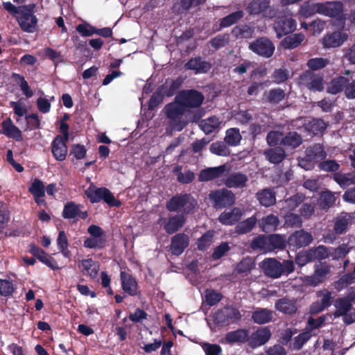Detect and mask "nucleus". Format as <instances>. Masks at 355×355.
Here are the masks:
<instances>
[{
	"label": "nucleus",
	"mask_w": 355,
	"mask_h": 355,
	"mask_svg": "<svg viewBox=\"0 0 355 355\" xmlns=\"http://www.w3.org/2000/svg\"><path fill=\"white\" fill-rule=\"evenodd\" d=\"M300 83L314 92H321L324 89V80L322 77L309 71L300 76Z\"/></svg>",
	"instance_id": "nucleus-10"
},
{
	"label": "nucleus",
	"mask_w": 355,
	"mask_h": 355,
	"mask_svg": "<svg viewBox=\"0 0 355 355\" xmlns=\"http://www.w3.org/2000/svg\"><path fill=\"white\" fill-rule=\"evenodd\" d=\"M318 302L322 304L327 308L331 304L332 293L327 289H322L317 292Z\"/></svg>",
	"instance_id": "nucleus-56"
},
{
	"label": "nucleus",
	"mask_w": 355,
	"mask_h": 355,
	"mask_svg": "<svg viewBox=\"0 0 355 355\" xmlns=\"http://www.w3.org/2000/svg\"><path fill=\"white\" fill-rule=\"evenodd\" d=\"M68 140H65L62 136H57L51 144V151L54 158L58 161H63L65 159L67 154V148L66 143Z\"/></svg>",
	"instance_id": "nucleus-15"
},
{
	"label": "nucleus",
	"mask_w": 355,
	"mask_h": 355,
	"mask_svg": "<svg viewBox=\"0 0 355 355\" xmlns=\"http://www.w3.org/2000/svg\"><path fill=\"white\" fill-rule=\"evenodd\" d=\"M336 197L330 191H324L321 193L319 198V204L323 208H327L334 204Z\"/></svg>",
	"instance_id": "nucleus-54"
},
{
	"label": "nucleus",
	"mask_w": 355,
	"mask_h": 355,
	"mask_svg": "<svg viewBox=\"0 0 355 355\" xmlns=\"http://www.w3.org/2000/svg\"><path fill=\"white\" fill-rule=\"evenodd\" d=\"M306 154H311V157L315 158L312 159L314 164L323 159L326 156L325 152L320 144H315L312 147L308 148L306 150Z\"/></svg>",
	"instance_id": "nucleus-45"
},
{
	"label": "nucleus",
	"mask_w": 355,
	"mask_h": 355,
	"mask_svg": "<svg viewBox=\"0 0 355 355\" xmlns=\"http://www.w3.org/2000/svg\"><path fill=\"white\" fill-rule=\"evenodd\" d=\"M312 334L310 331H306L295 338L293 343V348L300 349L303 345L311 337Z\"/></svg>",
	"instance_id": "nucleus-59"
},
{
	"label": "nucleus",
	"mask_w": 355,
	"mask_h": 355,
	"mask_svg": "<svg viewBox=\"0 0 355 355\" xmlns=\"http://www.w3.org/2000/svg\"><path fill=\"white\" fill-rule=\"evenodd\" d=\"M29 191L33 194L34 200L37 205L45 203L42 198L45 195V189L43 182L39 179H35L29 187Z\"/></svg>",
	"instance_id": "nucleus-27"
},
{
	"label": "nucleus",
	"mask_w": 355,
	"mask_h": 355,
	"mask_svg": "<svg viewBox=\"0 0 355 355\" xmlns=\"http://www.w3.org/2000/svg\"><path fill=\"white\" fill-rule=\"evenodd\" d=\"M302 142L301 136L297 132H289L282 140V144L293 148H297Z\"/></svg>",
	"instance_id": "nucleus-41"
},
{
	"label": "nucleus",
	"mask_w": 355,
	"mask_h": 355,
	"mask_svg": "<svg viewBox=\"0 0 355 355\" xmlns=\"http://www.w3.org/2000/svg\"><path fill=\"white\" fill-rule=\"evenodd\" d=\"M122 289L131 296L137 294V283L132 276L125 271H121L120 274Z\"/></svg>",
	"instance_id": "nucleus-16"
},
{
	"label": "nucleus",
	"mask_w": 355,
	"mask_h": 355,
	"mask_svg": "<svg viewBox=\"0 0 355 355\" xmlns=\"http://www.w3.org/2000/svg\"><path fill=\"white\" fill-rule=\"evenodd\" d=\"M348 244H342L336 249H331V257L333 259H339L345 257L352 249Z\"/></svg>",
	"instance_id": "nucleus-51"
},
{
	"label": "nucleus",
	"mask_w": 355,
	"mask_h": 355,
	"mask_svg": "<svg viewBox=\"0 0 355 355\" xmlns=\"http://www.w3.org/2000/svg\"><path fill=\"white\" fill-rule=\"evenodd\" d=\"M248 337V331L245 329H239L236 331L229 332L226 335V340L228 343L234 342H245Z\"/></svg>",
	"instance_id": "nucleus-39"
},
{
	"label": "nucleus",
	"mask_w": 355,
	"mask_h": 355,
	"mask_svg": "<svg viewBox=\"0 0 355 355\" xmlns=\"http://www.w3.org/2000/svg\"><path fill=\"white\" fill-rule=\"evenodd\" d=\"M304 200V196L301 194L295 195L285 201V209L288 210L295 209Z\"/></svg>",
	"instance_id": "nucleus-60"
},
{
	"label": "nucleus",
	"mask_w": 355,
	"mask_h": 355,
	"mask_svg": "<svg viewBox=\"0 0 355 355\" xmlns=\"http://www.w3.org/2000/svg\"><path fill=\"white\" fill-rule=\"evenodd\" d=\"M252 319L257 324H265L272 318V312L267 309H257L252 314Z\"/></svg>",
	"instance_id": "nucleus-36"
},
{
	"label": "nucleus",
	"mask_w": 355,
	"mask_h": 355,
	"mask_svg": "<svg viewBox=\"0 0 355 355\" xmlns=\"http://www.w3.org/2000/svg\"><path fill=\"white\" fill-rule=\"evenodd\" d=\"M348 38V35L343 31H335L326 34L322 38V45L326 49L340 46Z\"/></svg>",
	"instance_id": "nucleus-11"
},
{
	"label": "nucleus",
	"mask_w": 355,
	"mask_h": 355,
	"mask_svg": "<svg viewBox=\"0 0 355 355\" xmlns=\"http://www.w3.org/2000/svg\"><path fill=\"white\" fill-rule=\"evenodd\" d=\"M304 35L302 33H296L285 37L282 41V45L285 49H295L304 40Z\"/></svg>",
	"instance_id": "nucleus-35"
},
{
	"label": "nucleus",
	"mask_w": 355,
	"mask_h": 355,
	"mask_svg": "<svg viewBox=\"0 0 355 355\" xmlns=\"http://www.w3.org/2000/svg\"><path fill=\"white\" fill-rule=\"evenodd\" d=\"M15 291L13 281L10 278H0V295L4 297L10 296Z\"/></svg>",
	"instance_id": "nucleus-43"
},
{
	"label": "nucleus",
	"mask_w": 355,
	"mask_h": 355,
	"mask_svg": "<svg viewBox=\"0 0 355 355\" xmlns=\"http://www.w3.org/2000/svg\"><path fill=\"white\" fill-rule=\"evenodd\" d=\"M254 266V263L251 258L243 259L236 266L238 273H246L250 272Z\"/></svg>",
	"instance_id": "nucleus-58"
},
{
	"label": "nucleus",
	"mask_w": 355,
	"mask_h": 355,
	"mask_svg": "<svg viewBox=\"0 0 355 355\" xmlns=\"http://www.w3.org/2000/svg\"><path fill=\"white\" fill-rule=\"evenodd\" d=\"M197 205L196 200L189 194L173 197L167 203V208L171 211H183L189 213Z\"/></svg>",
	"instance_id": "nucleus-5"
},
{
	"label": "nucleus",
	"mask_w": 355,
	"mask_h": 355,
	"mask_svg": "<svg viewBox=\"0 0 355 355\" xmlns=\"http://www.w3.org/2000/svg\"><path fill=\"white\" fill-rule=\"evenodd\" d=\"M215 318L218 322H228L229 320L235 322L241 319V315L240 312L234 308L225 307L216 312Z\"/></svg>",
	"instance_id": "nucleus-19"
},
{
	"label": "nucleus",
	"mask_w": 355,
	"mask_h": 355,
	"mask_svg": "<svg viewBox=\"0 0 355 355\" xmlns=\"http://www.w3.org/2000/svg\"><path fill=\"white\" fill-rule=\"evenodd\" d=\"M331 267L325 262L315 264L313 275L300 277L302 282L306 286H317L323 283L331 274Z\"/></svg>",
	"instance_id": "nucleus-4"
},
{
	"label": "nucleus",
	"mask_w": 355,
	"mask_h": 355,
	"mask_svg": "<svg viewBox=\"0 0 355 355\" xmlns=\"http://www.w3.org/2000/svg\"><path fill=\"white\" fill-rule=\"evenodd\" d=\"M203 99V96L195 90L180 92L175 97V102L165 107L167 117L170 119L171 130L181 131L188 124V120L184 116L186 108L199 107Z\"/></svg>",
	"instance_id": "nucleus-1"
},
{
	"label": "nucleus",
	"mask_w": 355,
	"mask_h": 355,
	"mask_svg": "<svg viewBox=\"0 0 355 355\" xmlns=\"http://www.w3.org/2000/svg\"><path fill=\"white\" fill-rule=\"evenodd\" d=\"M223 121L216 116H211L200 121V127L206 134L214 132L220 129Z\"/></svg>",
	"instance_id": "nucleus-29"
},
{
	"label": "nucleus",
	"mask_w": 355,
	"mask_h": 355,
	"mask_svg": "<svg viewBox=\"0 0 355 355\" xmlns=\"http://www.w3.org/2000/svg\"><path fill=\"white\" fill-rule=\"evenodd\" d=\"M81 207L80 205H76L73 202H68L64 207L62 216L68 219L74 218L78 216H80L82 218H85L87 216V212H82Z\"/></svg>",
	"instance_id": "nucleus-28"
},
{
	"label": "nucleus",
	"mask_w": 355,
	"mask_h": 355,
	"mask_svg": "<svg viewBox=\"0 0 355 355\" xmlns=\"http://www.w3.org/2000/svg\"><path fill=\"white\" fill-rule=\"evenodd\" d=\"M248 180V176L242 173H233L225 180V184L229 188H243Z\"/></svg>",
	"instance_id": "nucleus-23"
},
{
	"label": "nucleus",
	"mask_w": 355,
	"mask_h": 355,
	"mask_svg": "<svg viewBox=\"0 0 355 355\" xmlns=\"http://www.w3.org/2000/svg\"><path fill=\"white\" fill-rule=\"evenodd\" d=\"M185 67L187 69L194 70L196 73H202L207 72L211 65L200 58H193L185 64Z\"/></svg>",
	"instance_id": "nucleus-30"
},
{
	"label": "nucleus",
	"mask_w": 355,
	"mask_h": 355,
	"mask_svg": "<svg viewBox=\"0 0 355 355\" xmlns=\"http://www.w3.org/2000/svg\"><path fill=\"white\" fill-rule=\"evenodd\" d=\"M315 13H319L318 3L313 4L306 3L301 6L299 11V15L304 18H308Z\"/></svg>",
	"instance_id": "nucleus-49"
},
{
	"label": "nucleus",
	"mask_w": 355,
	"mask_h": 355,
	"mask_svg": "<svg viewBox=\"0 0 355 355\" xmlns=\"http://www.w3.org/2000/svg\"><path fill=\"white\" fill-rule=\"evenodd\" d=\"M257 196L260 204L264 207L272 206L276 202L275 193L270 189H263L258 192Z\"/></svg>",
	"instance_id": "nucleus-34"
},
{
	"label": "nucleus",
	"mask_w": 355,
	"mask_h": 355,
	"mask_svg": "<svg viewBox=\"0 0 355 355\" xmlns=\"http://www.w3.org/2000/svg\"><path fill=\"white\" fill-rule=\"evenodd\" d=\"M327 128V124L322 119H313L307 126V130L313 135H318L323 132Z\"/></svg>",
	"instance_id": "nucleus-50"
},
{
	"label": "nucleus",
	"mask_w": 355,
	"mask_h": 355,
	"mask_svg": "<svg viewBox=\"0 0 355 355\" xmlns=\"http://www.w3.org/2000/svg\"><path fill=\"white\" fill-rule=\"evenodd\" d=\"M184 224V218L182 216H175L169 219L164 228L166 231L172 234L179 230Z\"/></svg>",
	"instance_id": "nucleus-47"
},
{
	"label": "nucleus",
	"mask_w": 355,
	"mask_h": 355,
	"mask_svg": "<svg viewBox=\"0 0 355 355\" xmlns=\"http://www.w3.org/2000/svg\"><path fill=\"white\" fill-rule=\"evenodd\" d=\"M243 16V13L242 11H236L233 12L227 17H224L221 21V26L227 27L233 24L236 23L239 19L242 18Z\"/></svg>",
	"instance_id": "nucleus-57"
},
{
	"label": "nucleus",
	"mask_w": 355,
	"mask_h": 355,
	"mask_svg": "<svg viewBox=\"0 0 355 355\" xmlns=\"http://www.w3.org/2000/svg\"><path fill=\"white\" fill-rule=\"evenodd\" d=\"M249 48L254 53L267 58L271 57L275 51V45L266 37L256 40L250 44Z\"/></svg>",
	"instance_id": "nucleus-8"
},
{
	"label": "nucleus",
	"mask_w": 355,
	"mask_h": 355,
	"mask_svg": "<svg viewBox=\"0 0 355 355\" xmlns=\"http://www.w3.org/2000/svg\"><path fill=\"white\" fill-rule=\"evenodd\" d=\"M297 23L291 17L284 15L278 17L274 24V30L278 38L292 33L296 29Z\"/></svg>",
	"instance_id": "nucleus-9"
},
{
	"label": "nucleus",
	"mask_w": 355,
	"mask_h": 355,
	"mask_svg": "<svg viewBox=\"0 0 355 355\" xmlns=\"http://www.w3.org/2000/svg\"><path fill=\"white\" fill-rule=\"evenodd\" d=\"M275 309L285 314H293L297 311V306L294 301L283 298L276 302Z\"/></svg>",
	"instance_id": "nucleus-31"
},
{
	"label": "nucleus",
	"mask_w": 355,
	"mask_h": 355,
	"mask_svg": "<svg viewBox=\"0 0 355 355\" xmlns=\"http://www.w3.org/2000/svg\"><path fill=\"white\" fill-rule=\"evenodd\" d=\"M251 247L254 250H259L263 252H270L268 237L262 236L254 239Z\"/></svg>",
	"instance_id": "nucleus-44"
},
{
	"label": "nucleus",
	"mask_w": 355,
	"mask_h": 355,
	"mask_svg": "<svg viewBox=\"0 0 355 355\" xmlns=\"http://www.w3.org/2000/svg\"><path fill=\"white\" fill-rule=\"evenodd\" d=\"M313 241L312 235L304 230L297 231L289 238L290 245L301 248L309 245Z\"/></svg>",
	"instance_id": "nucleus-17"
},
{
	"label": "nucleus",
	"mask_w": 355,
	"mask_h": 355,
	"mask_svg": "<svg viewBox=\"0 0 355 355\" xmlns=\"http://www.w3.org/2000/svg\"><path fill=\"white\" fill-rule=\"evenodd\" d=\"M259 266L268 277L278 278L281 276V263L275 259H265L259 263Z\"/></svg>",
	"instance_id": "nucleus-13"
},
{
	"label": "nucleus",
	"mask_w": 355,
	"mask_h": 355,
	"mask_svg": "<svg viewBox=\"0 0 355 355\" xmlns=\"http://www.w3.org/2000/svg\"><path fill=\"white\" fill-rule=\"evenodd\" d=\"M90 236L84 241V247L87 248H102L106 243V237L103 230L97 225H92L88 227Z\"/></svg>",
	"instance_id": "nucleus-6"
},
{
	"label": "nucleus",
	"mask_w": 355,
	"mask_h": 355,
	"mask_svg": "<svg viewBox=\"0 0 355 355\" xmlns=\"http://www.w3.org/2000/svg\"><path fill=\"white\" fill-rule=\"evenodd\" d=\"M312 261L313 259L310 250L300 252L295 258L296 263L301 267Z\"/></svg>",
	"instance_id": "nucleus-63"
},
{
	"label": "nucleus",
	"mask_w": 355,
	"mask_h": 355,
	"mask_svg": "<svg viewBox=\"0 0 355 355\" xmlns=\"http://www.w3.org/2000/svg\"><path fill=\"white\" fill-rule=\"evenodd\" d=\"M271 333L266 327H262L254 332L249 340V344L256 347L265 344L270 338Z\"/></svg>",
	"instance_id": "nucleus-18"
},
{
	"label": "nucleus",
	"mask_w": 355,
	"mask_h": 355,
	"mask_svg": "<svg viewBox=\"0 0 355 355\" xmlns=\"http://www.w3.org/2000/svg\"><path fill=\"white\" fill-rule=\"evenodd\" d=\"M85 193L92 203H97L103 200L110 207H120L121 202L116 200L111 191L105 188H98L93 183H91L88 188L85 190Z\"/></svg>",
	"instance_id": "nucleus-2"
},
{
	"label": "nucleus",
	"mask_w": 355,
	"mask_h": 355,
	"mask_svg": "<svg viewBox=\"0 0 355 355\" xmlns=\"http://www.w3.org/2000/svg\"><path fill=\"white\" fill-rule=\"evenodd\" d=\"M2 133L9 138L20 141L23 139L21 130L15 126L12 120L8 118L2 122Z\"/></svg>",
	"instance_id": "nucleus-25"
},
{
	"label": "nucleus",
	"mask_w": 355,
	"mask_h": 355,
	"mask_svg": "<svg viewBox=\"0 0 355 355\" xmlns=\"http://www.w3.org/2000/svg\"><path fill=\"white\" fill-rule=\"evenodd\" d=\"M189 244V238L185 234H178L173 237L171 250L175 255L181 254Z\"/></svg>",
	"instance_id": "nucleus-24"
},
{
	"label": "nucleus",
	"mask_w": 355,
	"mask_h": 355,
	"mask_svg": "<svg viewBox=\"0 0 355 355\" xmlns=\"http://www.w3.org/2000/svg\"><path fill=\"white\" fill-rule=\"evenodd\" d=\"M329 61L322 58H315L310 59L307 62V66L312 70H318L324 67Z\"/></svg>",
	"instance_id": "nucleus-62"
},
{
	"label": "nucleus",
	"mask_w": 355,
	"mask_h": 355,
	"mask_svg": "<svg viewBox=\"0 0 355 355\" xmlns=\"http://www.w3.org/2000/svg\"><path fill=\"white\" fill-rule=\"evenodd\" d=\"M78 268L84 275L95 278L98 275L100 266L98 262L92 259H86L78 263Z\"/></svg>",
	"instance_id": "nucleus-21"
},
{
	"label": "nucleus",
	"mask_w": 355,
	"mask_h": 355,
	"mask_svg": "<svg viewBox=\"0 0 355 355\" xmlns=\"http://www.w3.org/2000/svg\"><path fill=\"white\" fill-rule=\"evenodd\" d=\"M205 297L207 303L209 306H213L221 300V295L213 290H207Z\"/></svg>",
	"instance_id": "nucleus-64"
},
{
	"label": "nucleus",
	"mask_w": 355,
	"mask_h": 355,
	"mask_svg": "<svg viewBox=\"0 0 355 355\" xmlns=\"http://www.w3.org/2000/svg\"><path fill=\"white\" fill-rule=\"evenodd\" d=\"M17 21L23 31L29 33L37 31L38 20L34 14V6H24L17 17Z\"/></svg>",
	"instance_id": "nucleus-3"
},
{
	"label": "nucleus",
	"mask_w": 355,
	"mask_h": 355,
	"mask_svg": "<svg viewBox=\"0 0 355 355\" xmlns=\"http://www.w3.org/2000/svg\"><path fill=\"white\" fill-rule=\"evenodd\" d=\"M279 223L277 216L270 214L260 220L259 226L263 232H273L277 229Z\"/></svg>",
	"instance_id": "nucleus-32"
},
{
	"label": "nucleus",
	"mask_w": 355,
	"mask_h": 355,
	"mask_svg": "<svg viewBox=\"0 0 355 355\" xmlns=\"http://www.w3.org/2000/svg\"><path fill=\"white\" fill-rule=\"evenodd\" d=\"M209 149L213 154L219 156H227L230 154L229 148L223 142L213 143Z\"/></svg>",
	"instance_id": "nucleus-53"
},
{
	"label": "nucleus",
	"mask_w": 355,
	"mask_h": 355,
	"mask_svg": "<svg viewBox=\"0 0 355 355\" xmlns=\"http://www.w3.org/2000/svg\"><path fill=\"white\" fill-rule=\"evenodd\" d=\"M354 217L348 213H342L338 216L335 222L334 231L338 234L345 233L352 225Z\"/></svg>",
	"instance_id": "nucleus-22"
},
{
	"label": "nucleus",
	"mask_w": 355,
	"mask_h": 355,
	"mask_svg": "<svg viewBox=\"0 0 355 355\" xmlns=\"http://www.w3.org/2000/svg\"><path fill=\"white\" fill-rule=\"evenodd\" d=\"M209 197L217 209L230 206L235 202L234 194L231 191L225 189L211 191Z\"/></svg>",
	"instance_id": "nucleus-7"
},
{
	"label": "nucleus",
	"mask_w": 355,
	"mask_h": 355,
	"mask_svg": "<svg viewBox=\"0 0 355 355\" xmlns=\"http://www.w3.org/2000/svg\"><path fill=\"white\" fill-rule=\"evenodd\" d=\"M257 223L255 217H250L240 223L236 226V232L240 234H245L250 232Z\"/></svg>",
	"instance_id": "nucleus-52"
},
{
	"label": "nucleus",
	"mask_w": 355,
	"mask_h": 355,
	"mask_svg": "<svg viewBox=\"0 0 355 355\" xmlns=\"http://www.w3.org/2000/svg\"><path fill=\"white\" fill-rule=\"evenodd\" d=\"M182 167L177 166L173 169V173L177 175L178 181L182 184H188L193 181L195 174L191 171L181 172Z\"/></svg>",
	"instance_id": "nucleus-40"
},
{
	"label": "nucleus",
	"mask_w": 355,
	"mask_h": 355,
	"mask_svg": "<svg viewBox=\"0 0 355 355\" xmlns=\"http://www.w3.org/2000/svg\"><path fill=\"white\" fill-rule=\"evenodd\" d=\"M57 245L64 257H71V252L68 249V239L64 231H60L56 240Z\"/></svg>",
	"instance_id": "nucleus-38"
},
{
	"label": "nucleus",
	"mask_w": 355,
	"mask_h": 355,
	"mask_svg": "<svg viewBox=\"0 0 355 355\" xmlns=\"http://www.w3.org/2000/svg\"><path fill=\"white\" fill-rule=\"evenodd\" d=\"M226 170L225 165L217 167L207 168L200 171L198 178L200 181L205 182L220 177Z\"/></svg>",
	"instance_id": "nucleus-26"
},
{
	"label": "nucleus",
	"mask_w": 355,
	"mask_h": 355,
	"mask_svg": "<svg viewBox=\"0 0 355 355\" xmlns=\"http://www.w3.org/2000/svg\"><path fill=\"white\" fill-rule=\"evenodd\" d=\"M355 299L354 295H349L346 297H340L334 301V306L336 309L333 315L335 318L341 317L342 315L352 310V302Z\"/></svg>",
	"instance_id": "nucleus-12"
},
{
	"label": "nucleus",
	"mask_w": 355,
	"mask_h": 355,
	"mask_svg": "<svg viewBox=\"0 0 355 355\" xmlns=\"http://www.w3.org/2000/svg\"><path fill=\"white\" fill-rule=\"evenodd\" d=\"M214 232L209 231L198 239V248L200 250H204L210 246L213 242Z\"/></svg>",
	"instance_id": "nucleus-55"
},
{
	"label": "nucleus",
	"mask_w": 355,
	"mask_h": 355,
	"mask_svg": "<svg viewBox=\"0 0 355 355\" xmlns=\"http://www.w3.org/2000/svg\"><path fill=\"white\" fill-rule=\"evenodd\" d=\"M243 215L242 211L234 207L230 211H223L218 217V220L225 225H232L238 222Z\"/></svg>",
	"instance_id": "nucleus-20"
},
{
	"label": "nucleus",
	"mask_w": 355,
	"mask_h": 355,
	"mask_svg": "<svg viewBox=\"0 0 355 355\" xmlns=\"http://www.w3.org/2000/svg\"><path fill=\"white\" fill-rule=\"evenodd\" d=\"M311 257L313 260L324 259L331 257V251L324 245H319L317 248L310 249Z\"/></svg>",
	"instance_id": "nucleus-48"
},
{
	"label": "nucleus",
	"mask_w": 355,
	"mask_h": 355,
	"mask_svg": "<svg viewBox=\"0 0 355 355\" xmlns=\"http://www.w3.org/2000/svg\"><path fill=\"white\" fill-rule=\"evenodd\" d=\"M270 252L277 248H282L286 243V236L279 234H272L268 236Z\"/></svg>",
	"instance_id": "nucleus-46"
},
{
	"label": "nucleus",
	"mask_w": 355,
	"mask_h": 355,
	"mask_svg": "<svg viewBox=\"0 0 355 355\" xmlns=\"http://www.w3.org/2000/svg\"><path fill=\"white\" fill-rule=\"evenodd\" d=\"M319 14L330 17H337L342 14L343 6L340 2L318 3Z\"/></svg>",
	"instance_id": "nucleus-14"
},
{
	"label": "nucleus",
	"mask_w": 355,
	"mask_h": 355,
	"mask_svg": "<svg viewBox=\"0 0 355 355\" xmlns=\"http://www.w3.org/2000/svg\"><path fill=\"white\" fill-rule=\"evenodd\" d=\"M264 154L271 163L281 162L285 157V152L282 148H275L266 150Z\"/></svg>",
	"instance_id": "nucleus-37"
},
{
	"label": "nucleus",
	"mask_w": 355,
	"mask_h": 355,
	"mask_svg": "<svg viewBox=\"0 0 355 355\" xmlns=\"http://www.w3.org/2000/svg\"><path fill=\"white\" fill-rule=\"evenodd\" d=\"M241 135L237 128H230L226 131L225 141L230 146H235L239 144Z\"/></svg>",
	"instance_id": "nucleus-42"
},
{
	"label": "nucleus",
	"mask_w": 355,
	"mask_h": 355,
	"mask_svg": "<svg viewBox=\"0 0 355 355\" xmlns=\"http://www.w3.org/2000/svg\"><path fill=\"white\" fill-rule=\"evenodd\" d=\"M266 8V3H263L261 0H254L247 8L250 14L255 15L261 13Z\"/></svg>",
	"instance_id": "nucleus-61"
},
{
	"label": "nucleus",
	"mask_w": 355,
	"mask_h": 355,
	"mask_svg": "<svg viewBox=\"0 0 355 355\" xmlns=\"http://www.w3.org/2000/svg\"><path fill=\"white\" fill-rule=\"evenodd\" d=\"M347 78L340 76L333 79L327 85V92L332 94H336L345 89Z\"/></svg>",
	"instance_id": "nucleus-33"
}]
</instances>
